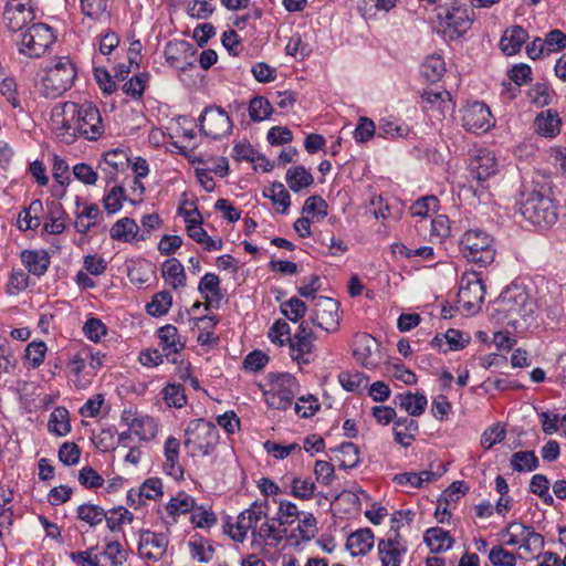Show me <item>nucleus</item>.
I'll return each mask as SVG.
<instances>
[{
  "label": "nucleus",
  "instance_id": "f257e3e1",
  "mask_svg": "<svg viewBox=\"0 0 566 566\" xmlns=\"http://www.w3.org/2000/svg\"><path fill=\"white\" fill-rule=\"evenodd\" d=\"M53 116L62 117L61 127L66 133L87 140H97L105 132L99 109L92 102H65L54 108Z\"/></svg>",
  "mask_w": 566,
  "mask_h": 566
},
{
  "label": "nucleus",
  "instance_id": "f03ea898",
  "mask_svg": "<svg viewBox=\"0 0 566 566\" xmlns=\"http://www.w3.org/2000/svg\"><path fill=\"white\" fill-rule=\"evenodd\" d=\"M516 206L523 218L537 227H551L558 219L557 205L543 188L524 187Z\"/></svg>",
  "mask_w": 566,
  "mask_h": 566
},
{
  "label": "nucleus",
  "instance_id": "7ed1b4c3",
  "mask_svg": "<svg viewBox=\"0 0 566 566\" xmlns=\"http://www.w3.org/2000/svg\"><path fill=\"white\" fill-rule=\"evenodd\" d=\"M462 256L471 263L485 268L494 262L496 250L493 237L481 229H469L460 241Z\"/></svg>",
  "mask_w": 566,
  "mask_h": 566
},
{
  "label": "nucleus",
  "instance_id": "20e7f679",
  "mask_svg": "<svg viewBox=\"0 0 566 566\" xmlns=\"http://www.w3.org/2000/svg\"><path fill=\"white\" fill-rule=\"evenodd\" d=\"M496 305V310L503 313L510 323H516L517 318L527 321L533 317L536 310V304L527 289L517 283H512L501 293Z\"/></svg>",
  "mask_w": 566,
  "mask_h": 566
},
{
  "label": "nucleus",
  "instance_id": "39448f33",
  "mask_svg": "<svg viewBox=\"0 0 566 566\" xmlns=\"http://www.w3.org/2000/svg\"><path fill=\"white\" fill-rule=\"evenodd\" d=\"M77 70L69 56L57 57L41 80L40 91L46 98H56L70 90Z\"/></svg>",
  "mask_w": 566,
  "mask_h": 566
},
{
  "label": "nucleus",
  "instance_id": "423d86ee",
  "mask_svg": "<svg viewBox=\"0 0 566 566\" xmlns=\"http://www.w3.org/2000/svg\"><path fill=\"white\" fill-rule=\"evenodd\" d=\"M268 379L271 389L264 392L266 403L274 409L290 408L298 391L296 378L289 373H270Z\"/></svg>",
  "mask_w": 566,
  "mask_h": 566
},
{
  "label": "nucleus",
  "instance_id": "0eeeda50",
  "mask_svg": "<svg viewBox=\"0 0 566 566\" xmlns=\"http://www.w3.org/2000/svg\"><path fill=\"white\" fill-rule=\"evenodd\" d=\"M52 28L45 23H33L21 34L17 42L18 51L31 59L41 57L54 43Z\"/></svg>",
  "mask_w": 566,
  "mask_h": 566
},
{
  "label": "nucleus",
  "instance_id": "6e6552de",
  "mask_svg": "<svg viewBox=\"0 0 566 566\" xmlns=\"http://www.w3.org/2000/svg\"><path fill=\"white\" fill-rule=\"evenodd\" d=\"M505 534L509 536L505 544L509 546L518 545L520 551H522L521 557H534L544 547V537L536 533L533 527L523 523L511 522L505 528Z\"/></svg>",
  "mask_w": 566,
  "mask_h": 566
},
{
  "label": "nucleus",
  "instance_id": "1a4fd4ad",
  "mask_svg": "<svg viewBox=\"0 0 566 566\" xmlns=\"http://www.w3.org/2000/svg\"><path fill=\"white\" fill-rule=\"evenodd\" d=\"M198 126L205 136L211 139H221L231 134L233 123L226 109L217 105H209L203 108Z\"/></svg>",
  "mask_w": 566,
  "mask_h": 566
},
{
  "label": "nucleus",
  "instance_id": "9d476101",
  "mask_svg": "<svg viewBox=\"0 0 566 566\" xmlns=\"http://www.w3.org/2000/svg\"><path fill=\"white\" fill-rule=\"evenodd\" d=\"M484 296L485 286L481 273L476 271L464 272L460 279L458 303L468 314H472L480 308Z\"/></svg>",
  "mask_w": 566,
  "mask_h": 566
},
{
  "label": "nucleus",
  "instance_id": "9b49d317",
  "mask_svg": "<svg viewBox=\"0 0 566 566\" xmlns=\"http://www.w3.org/2000/svg\"><path fill=\"white\" fill-rule=\"evenodd\" d=\"M339 302L327 296H318L315 298L314 308L310 315L313 325L322 328L327 333H333L339 326Z\"/></svg>",
  "mask_w": 566,
  "mask_h": 566
},
{
  "label": "nucleus",
  "instance_id": "f8f14e48",
  "mask_svg": "<svg viewBox=\"0 0 566 566\" xmlns=\"http://www.w3.org/2000/svg\"><path fill=\"white\" fill-rule=\"evenodd\" d=\"M462 126L467 132L474 134L485 133L494 126L489 106L480 101L467 103L461 109Z\"/></svg>",
  "mask_w": 566,
  "mask_h": 566
},
{
  "label": "nucleus",
  "instance_id": "ddd939ff",
  "mask_svg": "<svg viewBox=\"0 0 566 566\" xmlns=\"http://www.w3.org/2000/svg\"><path fill=\"white\" fill-rule=\"evenodd\" d=\"M268 510V500L253 502L249 509L239 514L235 524V532H232L233 526L229 523L227 524L229 530L226 532L233 541L242 543L247 537L248 531L254 528L261 518L266 517Z\"/></svg>",
  "mask_w": 566,
  "mask_h": 566
},
{
  "label": "nucleus",
  "instance_id": "4468645a",
  "mask_svg": "<svg viewBox=\"0 0 566 566\" xmlns=\"http://www.w3.org/2000/svg\"><path fill=\"white\" fill-rule=\"evenodd\" d=\"M197 49L186 40H171L164 50L166 62L169 66L186 72L196 65L193 59Z\"/></svg>",
  "mask_w": 566,
  "mask_h": 566
},
{
  "label": "nucleus",
  "instance_id": "2eb2a0df",
  "mask_svg": "<svg viewBox=\"0 0 566 566\" xmlns=\"http://www.w3.org/2000/svg\"><path fill=\"white\" fill-rule=\"evenodd\" d=\"M353 356L364 368L374 370L381 363L379 345L373 336L361 333L355 336Z\"/></svg>",
  "mask_w": 566,
  "mask_h": 566
},
{
  "label": "nucleus",
  "instance_id": "dca6fc26",
  "mask_svg": "<svg viewBox=\"0 0 566 566\" xmlns=\"http://www.w3.org/2000/svg\"><path fill=\"white\" fill-rule=\"evenodd\" d=\"M169 544L168 536L149 530L140 532L138 554L142 558L158 562L166 554Z\"/></svg>",
  "mask_w": 566,
  "mask_h": 566
},
{
  "label": "nucleus",
  "instance_id": "f3484780",
  "mask_svg": "<svg viewBox=\"0 0 566 566\" xmlns=\"http://www.w3.org/2000/svg\"><path fill=\"white\" fill-rule=\"evenodd\" d=\"M469 169L471 175L483 186V184L499 171V164L492 150L481 148L471 158Z\"/></svg>",
  "mask_w": 566,
  "mask_h": 566
},
{
  "label": "nucleus",
  "instance_id": "a211bd4d",
  "mask_svg": "<svg viewBox=\"0 0 566 566\" xmlns=\"http://www.w3.org/2000/svg\"><path fill=\"white\" fill-rule=\"evenodd\" d=\"M473 22V11L462 7H451L448 9L443 23L450 32V39H457L467 33Z\"/></svg>",
  "mask_w": 566,
  "mask_h": 566
},
{
  "label": "nucleus",
  "instance_id": "6ab92c4d",
  "mask_svg": "<svg viewBox=\"0 0 566 566\" xmlns=\"http://www.w3.org/2000/svg\"><path fill=\"white\" fill-rule=\"evenodd\" d=\"M129 165L128 154L119 148L105 151L98 161L99 169L106 179V185L114 182L118 171L125 170Z\"/></svg>",
  "mask_w": 566,
  "mask_h": 566
},
{
  "label": "nucleus",
  "instance_id": "aec40b11",
  "mask_svg": "<svg viewBox=\"0 0 566 566\" xmlns=\"http://www.w3.org/2000/svg\"><path fill=\"white\" fill-rule=\"evenodd\" d=\"M406 551L399 533H396L394 537L380 539L378 543V555L381 566H400L401 556Z\"/></svg>",
  "mask_w": 566,
  "mask_h": 566
},
{
  "label": "nucleus",
  "instance_id": "412c9836",
  "mask_svg": "<svg viewBox=\"0 0 566 566\" xmlns=\"http://www.w3.org/2000/svg\"><path fill=\"white\" fill-rule=\"evenodd\" d=\"M186 434L195 436V442L202 454H210L219 443V430L217 427H187Z\"/></svg>",
  "mask_w": 566,
  "mask_h": 566
},
{
  "label": "nucleus",
  "instance_id": "4be33fe9",
  "mask_svg": "<svg viewBox=\"0 0 566 566\" xmlns=\"http://www.w3.org/2000/svg\"><path fill=\"white\" fill-rule=\"evenodd\" d=\"M139 227L137 222L128 217L118 219L109 229V235L113 240L122 242H133L145 240V235H138Z\"/></svg>",
  "mask_w": 566,
  "mask_h": 566
},
{
  "label": "nucleus",
  "instance_id": "5701e85b",
  "mask_svg": "<svg viewBox=\"0 0 566 566\" xmlns=\"http://www.w3.org/2000/svg\"><path fill=\"white\" fill-rule=\"evenodd\" d=\"M20 258L28 272L38 277L45 274L51 263L49 253L42 249L23 250Z\"/></svg>",
  "mask_w": 566,
  "mask_h": 566
},
{
  "label": "nucleus",
  "instance_id": "b1692460",
  "mask_svg": "<svg viewBox=\"0 0 566 566\" xmlns=\"http://www.w3.org/2000/svg\"><path fill=\"white\" fill-rule=\"evenodd\" d=\"M422 102L426 104L424 109H437L440 115L444 116L448 112H453L454 103L452 102L451 94L443 91L424 90L421 93Z\"/></svg>",
  "mask_w": 566,
  "mask_h": 566
},
{
  "label": "nucleus",
  "instance_id": "393cba45",
  "mask_svg": "<svg viewBox=\"0 0 566 566\" xmlns=\"http://www.w3.org/2000/svg\"><path fill=\"white\" fill-rule=\"evenodd\" d=\"M534 124L538 135L553 138L560 132L562 119L556 111L546 109L537 114Z\"/></svg>",
  "mask_w": 566,
  "mask_h": 566
},
{
  "label": "nucleus",
  "instance_id": "a878e982",
  "mask_svg": "<svg viewBox=\"0 0 566 566\" xmlns=\"http://www.w3.org/2000/svg\"><path fill=\"white\" fill-rule=\"evenodd\" d=\"M528 39V33L521 25L509 28L500 40V48L506 55L516 54Z\"/></svg>",
  "mask_w": 566,
  "mask_h": 566
},
{
  "label": "nucleus",
  "instance_id": "bb28decb",
  "mask_svg": "<svg viewBox=\"0 0 566 566\" xmlns=\"http://www.w3.org/2000/svg\"><path fill=\"white\" fill-rule=\"evenodd\" d=\"M157 335L160 339L161 350L167 358L172 354L179 353L185 347V343L181 342L178 329L174 325L167 324L158 328Z\"/></svg>",
  "mask_w": 566,
  "mask_h": 566
},
{
  "label": "nucleus",
  "instance_id": "cd10ccee",
  "mask_svg": "<svg viewBox=\"0 0 566 566\" xmlns=\"http://www.w3.org/2000/svg\"><path fill=\"white\" fill-rule=\"evenodd\" d=\"M291 352V358L298 364L308 365L313 360L312 350L314 339L305 338V336H293L286 338Z\"/></svg>",
  "mask_w": 566,
  "mask_h": 566
},
{
  "label": "nucleus",
  "instance_id": "c85d7f7f",
  "mask_svg": "<svg viewBox=\"0 0 566 566\" xmlns=\"http://www.w3.org/2000/svg\"><path fill=\"white\" fill-rule=\"evenodd\" d=\"M374 546V533L370 528H360L352 533L346 542L352 556L366 555Z\"/></svg>",
  "mask_w": 566,
  "mask_h": 566
},
{
  "label": "nucleus",
  "instance_id": "c756f323",
  "mask_svg": "<svg viewBox=\"0 0 566 566\" xmlns=\"http://www.w3.org/2000/svg\"><path fill=\"white\" fill-rule=\"evenodd\" d=\"M161 275L166 283L174 290L184 287L186 285V272L181 262L176 258L167 259L161 264Z\"/></svg>",
  "mask_w": 566,
  "mask_h": 566
},
{
  "label": "nucleus",
  "instance_id": "7c9ffc66",
  "mask_svg": "<svg viewBox=\"0 0 566 566\" xmlns=\"http://www.w3.org/2000/svg\"><path fill=\"white\" fill-rule=\"evenodd\" d=\"M423 541L432 553L447 552L454 543L450 533L438 526L428 528L423 535Z\"/></svg>",
  "mask_w": 566,
  "mask_h": 566
},
{
  "label": "nucleus",
  "instance_id": "2f4dec72",
  "mask_svg": "<svg viewBox=\"0 0 566 566\" xmlns=\"http://www.w3.org/2000/svg\"><path fill=\"white\" fill-rule=\"evenodd\" d=\"M103 220V212L96 203L85 205L84 209L77 213L75 219V229L78 233L85 234L93 227Z\"/></svg>",
  "mask_w": 566,
  "mask_h": 566
},
{
  "label": "nucleus",
  "instance_id": "473e14b6",
  "mask_svg": "<svg viewBox=\"0 0 566 566\" xmlns=\"http://www.w3.org/2000/svg\"><path fill=\"white\" fill-rule=\"evenodd\" d=\"M394 403L410 416L421 415L427 407V397L420 394H398L394 398Z\"/></svg>",
  "mask_w": 566,
  "mask_h": 566
},
{
  "label": "nucleus",
  "instance_id": "72a5a7b5",
  "mask_svg": "<svg viewBox=\"0 0 566 566\" xmlns=\"http://www.w3.org/2000/svg\"><path fill=\"white\" fill-rule=\"evenodd\" d=\"M285 181L293 192H300L314 182V177L304 166H294L287 169Z\"/></svg>",
  "mask_w": 566,
  "mask_h": 566
},
{
  "label": "nucleus",
  "instance_id": "f704fd0d",
  "mask_svg": "<svg viewBox=\"0 0 566 566\" xmlns=\"http://www.w3.org/2000/svg\"><path fill=\"white\" fill-rule=\"evenodd\" d=\"M411 127L395 118H382L378 126V136L384 138H407L411 133Z\"/></svg>",
  "mask_w": 566,
  "mask_h": 566
},
{
  "label": "nucleus",
  "instance_id": "c9c22d12",
  "mask_svg": "<svg viewBox=\"0 0 566 566\" xmlns=\"http://www.w3.org/2000/svg\"><path fill=\"white\" fill-rule=\"evenodd\" d=\"M43 205L39 199L32 200L29 207L22 209L18 217V227L22 231L36 229L40 226L39 213L42 212Z\"/></svg>",
  "mask_w": 566,
  "mask_h": 566
},
{
  "label": "nucleus",
  "instance_id": "e433bc0d",
  "mask_svg": "<svg viewBox=\"0 0 566 566\" xmlns=\"http://www.w3.org/2000/svg\"><path fill=\"white\" fill-rule=\"evenodd\" d=\"M97 554L102 558V566H120L128 557V553L117 541L108 542L105 548Z\"/></svg>",
  "mask_w": 566,
  "mask_h": 566
},
{
  "label": "nucleus",
  "instance_id": "4c0bfd02",
  "mask_svg": "<svg viewBox=\"0 0 566 566\" xmlns=\"http://www.w3.org/2000/svg\"><path fill=\"white\" fill-rule=\"evenodd\" d=\"M76 516L80 521L94 528L106 517V511L96 504L83 503L76 509Z\"/></svg>",
  "mask_w": 566,
  "mask_h": 566
},
{
  "label": "nucleus",
  "instance_id": "58836bf2",
  "mask_svg": "<svg viewBox=\"0 0 566 566\" xmlns=\"http://www.w3.org/2000/svg\"><path fill=\"white\" fill-rule=\"evenodd\" d=\"M196 509V500L186 492H179L176 496L171 497L166 505L167 513L174 517L180 514H186Z\"/></svg>",
  "mask_w": 566,
  "mask_h": 566
},
{
  "label": "nucleus",
  "instance_id": "ea45409f",
  "mask_svg": "<svg viewBox=\"0 0 566 566\" xmlns=\"http://www.w3.org/2000/svg\"><path fill=\"white\" fill-rule=\"evenodd\" d=\"M35 19L34 11H3V22L11 32L22 31L24 27Z\"/></svg>",
  "mask_w": 566,
  "mask_h": 566
},
{
  "label": "nucleus",
  "instance_id": "a19ab883",
  "mask_svg": "<svg viewBox=\"0 0 566 566\" xmlns=\"http://www.w3.org/2000/svg\"><path fill=\"white\" fill-rule=\"evenodd\" d=\"M189 554L198 563H209L214 554V547L208 542V539L199 536L193 537L189 543Z\"/></svg>",
  "mask_w": 566,
  "mask_h": 566
},
{
  "label": "nucleus",
  "instance_id": "79ce46f5",
  "mask_svg": "<svg viewBox=\"0 0 566 566\" xmlns=\"http://www.w3.org/2000/svg\"><path fill=\"white\" fill-rule=\"evenodd\" d=\"M263 195L265 198L271 199L274 205L281 207V209H277L280 213L284 214L287 212L291 205V196L281 181H274L268 190L263 191Z\"/></svg>",
  "mask_w": 566,
  "mask_h": 566
},
{
  "label": "nucleus",
  "instance_id": "37998d69",
  "mask_svg": "<svg viewBox=\"0 0 566 566\" xmlns=\"http://www.w3.org/2000/svg\"><path fill=\"white\" fill-rule=\"evenodd\" d=\"M420 72L429 82H438L446 72V63L440 55L428 56L420 66Z\"/></svg>",
  "mask_w": 566,
  "mask_h": 566
},
{
  "label": "nucleus",
  "instance_id": "c03bdc74",
  "mask_svg": "<svg viewBox=\"0 0 566 566\" xmlns=\"http://www.w3.org/2000/svg\"><path fill=\"white\" fill-rule=\"evenodd\" d=\"M125 200H127L125 189L118 185L106 190L102 199L103 207L109 216L117 213L122 209Z\"/></svg>",
  "mask_w": 566,
  "mask_h": 566
},
{
  "label": "nucleus",
  "instance_id": "a18cd8bd",
  "mask_svg": "<svg viewBox=\"0 0 566 566\" xmlns=\"http://www.w3.org/2000/svg\"><path fill=\"white\" fill-rule=\"evenodd\" d=\"M247 109L251 120L256 123L268 119L273 113L272 104L264 96H254Z\"/></svg>",
  "mask_w": 566,
  "mask_h": 566
},
{
  "label": "nucleus",
  "instance_id": "49530a36",
  "mask_svg": "<svg viewBox=\"0 0 566 566\" xmlns=\"http://www.w3.org/2000/svg\"><path fill=\"white\" fill-rule=\"evenodd\" d=\"M172 304V296L168 291L156 293L146 305L147 313L153 317H160L168 313Z\"/></svg>",
  "mask_w": 566,
  "mask_h": 566
},
{
  "label": "nucleus",
  "instance_id": "de8ad7c7",
  "mask_svg": "<svg viewBox=\"0 0 566 566\" xmlns=\"http://www.w3.org/2000/svg\"><path fill=\"white\" fill-rule=\"evenodd\" d=\"M511 465L517 472H531L538 468L539 462L533 451H520L512 455Z\"/></svg>",
  "mask_w": 566,
  "mask_h": 566
},
{
  "label": "nucleus",
  "instance_id": "09e8293b",
  "mask_svg": "<svg viewBox=\"0 0 566 566\" xmlns=\"http://www.w3.org/2000/svg\"><path fill=\"white\" fill-rule=\"evenodd\" d=\"M338 381L346 391L358 392L367 387L368 378L359 371H342L338 375Z\"/></svg>",
  "mask_w": 566,
  "mask_h": 566
},
{
  "label": "nucleus",
  "instance_id": "8fccbe9b",
  "mask_svg": "<svg viewBox=\"0 0 566 566\" xmlns=\"http://www.w3.org/2000/svg\"><path fill=\"white\" fill-rule=\"evenodd\" d=\"M306 304L295 296L281 304L282 314L293 323L303 318L306 314Z\"/></svg>",
  "mask_w": 566,
  "mask_h": 566
},
{
  "label": "nucleus",
  "instance_id": "3c124183",
  "mask_svg": "<svg viewBox=\"0 0 566 566\" xmlns=\"http://www.w3.org/2000/svg\"><path fill=\"white\" fill-rule=\"evenodd\" d=\"M338 452L342 455L338 458L339 465L343 469L356 468L359 463L358 447L353 442H344L339 446Z\"/></svg>",
  "mask_w": 566,
  "mask_h": 566
},
{
  "label": "nucleus",
  "instance_id": "603ef678",
  "mask_svg": "<svg viewBox=\"0 0 566 566\" xmlns=\"http://www.w3.org/2000/svg\"><path fill=\"white\" fill-rule=\"evenodd\" d=\"M161 395L169 407L181 408L187 402L185 389L179 384H168L161 390Z\"/></svg>",
  "mask_w": 566,
  "mask_h": 566
},
{
  "label": "nucleus",
  "instance_id": "864d4df0",
  "mask_svg": "<svg viewBox=\"0 0 566 566\" xmlns=\"http://www.w3.org/2000/svg\"><path fill=\"white\" fill-rule=\"evenodd\" d=\"M439 207V200L436 196H423L419 199H417L411 206H410V213L413 217H421L426 218L429 216L431 211H436Z\"/></svg>",
  "mask_w": 566,
  "mask_h": 566
},
{
  "label": "nucleus",
  "instance_id": "5fc2aeb1",
  "mask_svg": "<svg viewBox=\"0 0 566 566\" xmlns=\"http://www.w3.org/2000/svg\"><path fill=\"white\" fill-rule=\"evenodd\" d=\"M376 134V125L373 119L361 116L358 119L353 137L356 143L364 144L370 140Z\"/></svg>",
  "mask_w": 566,
  "mask_h": 566
},
{
  "label": "nucleus",
  "instance_id": "6e6d98bb",
  "mask_svg": "<svg viewBox=\"0 0 566 566\" xmlns=\"http://www.w3.org/2000/svg\"><path fill=\"white\" fill-rule=\"evenodd\" d=\"M321 408L318 399L312 395L301 397L296 402H293V409L301 418H310L314 416Z\"/></svg>",
  "mask_w": 566,
  "mask_h": 566
},
{
  "label": "nucleus",
  "instance_id": "4d7b16f0",
  "mask_svg": "<svg viewBox=\"0 0 566 566\" xmlns=\"http://www.w3.org/2000/svg\"><path fill=\"white\" fill-rule=\"evenodd\" d=\"M148 78V73H138L134 75L123 85L124 93L133 98L142 97Z\"/></svg>",
  "mask_w": 566,
  "mask_h": 566
},
{
  "label": "nucleus",
  "instance_id": "13d9d810",
  "mask_svg": "<svg viewBox=\"0 0 566 566\" xmlns=\"http://www.w3.org/2000/svg\"><path fill=\"white\" fill-rule=\"evenodd\" d=\"M84 335L92 342L98 343L107 334L106 325L97 317H90L83 325Z\"/></svg>",
  "mask_w": 566,
  "mask_h": 566
},
{
  "label": "nucleus",
  "instance_id": "bf43d9fd",
  "mask_svg": "<svg viewBox=\"0 0 566 566\" xmlns=\"http://www.w3.org/2000/svg\"><path fill=\"white\" fill-rule=\"evenodd\" d=\"M72 174L74 178L85 186H93L98 179L97 171L86 163H78L73 166Z\"/></svg>",
  "mask_w": 566,
  "mask_h": 566
},
{
  "label": "nucleus",
  "instance_id": "052dcab7",
  "mask_svg": "<svg viewBox=\"0 0 566 566\" xmlns=\"http://www.w3.org/2000/svg\"><path fill=\"white\" fill-rule=\"evenodd\" d=\"M70 558L81 566H102V558L97 554V546L83 552H72Z\"/></svg>",
  "mask_w": 566,
  "mask_h": 566
},
{
  "label": "nucleus",
  "instance_id": "680f3d73",
  "mask_svg": "<svg viewBox=\"0 0 566 566\" xmlns=\"http://www.w3.org/2000/svg\"><path fill=\"white\" fill-rule=\"evenodd\" d=\"M489 559L493 566H515L516 556L503 548L501 545H496L491 548L489 553Z\"/></svg>",
  "mask_w": 566,
  "mask_h": 566
},
{
  "label": "nucleus",
  "instance_id": "e2e57ef3",
  "mask_svg": "<svg viewBox=\"0 0 566 566\" xmlns=\"http://www.w3.org/2000/svg\"><path fill=\"white\" fill-rule=\"evenodd\" d=\"M78 482L85 489L94 490L104 484V478L92 467H84L78 471Z\"/></svg>",
  "mask_w": 566,
  "mask_h": 566
},
{
  "label": "nucleus",
  "instance_id": "0e129e2a",
  "mask_svg": "<svg viewBox=\"0 0 566 566\" xmlns=\"http://www.w3.org/2000/svg\"><path fill=\"white\" fill-rule=\"evenodd\" d=\"M264 449L269 454L277 460H283L289 457L295 450L301 451V446L296 442L290 444H280L273 441H265L263 444Z\"/></svg>",
  "mask_w": 566,
  "mask_h": 566
},
{
  "label": "nucleus",
  "instance_id": "69168bd1",
  "mask_svg": "<svg viewBox=\"0 0 566 566\" xmlns=\"http://www.w3.org/2000/svg\"><path fill=\"white\" fill-rule=\"evenodd\" d=\"M46 345L44 342H31L25 348V359L33 368L39 367L45 357Z\"/></svg>",
  "mask_w": 566,
  "mask_h": 566
},
{
  "label": "nucleus",
  "instance_id": "338daca9",
  "mask_svg": "<svg viewBox=\"0 0 566 566\" xmlns=\"http://www.w3.org/2000/svg\"><path fill=\"white\" fill-rule=\"evenodd\" d=\"M292 494L295 497L302 499V500H308L312 497L315 484L312 481L311 478L301 479V478H294L291 483Z\"/></svg>",
  "mask_w": 566,
  "mask_h": 566
},
{
  "label": "nucleus",
  "instance_id": "774afa93",
  "mask_svg": "<svg viewBox=\"0 0 566 566\" xmlns=\"http://www.w3.org/2000/svg\"><path fill=\"white\" fill-rule=\"evenodd\" d=\"M544 43L547 53L558 52L566 48V33L558 29L551 30L546 34Z\"/></svg>",
  "mask_w": 566,
  "mask_h": 566
}]
</instances>
